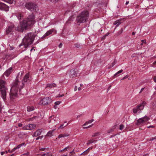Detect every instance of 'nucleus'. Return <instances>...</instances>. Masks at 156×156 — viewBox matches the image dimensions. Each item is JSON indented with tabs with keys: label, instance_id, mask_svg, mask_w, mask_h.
<instances>
[{
	"label": "nucleus",
	"instance_id": "nucleus-1",
	"mask_svg": "<svg viewBox=\"0 0 156 156\" xmlns=\"http://www.w3.org/2000/svg\"><path fill=\"white\" fill-rule=\"evenodd\" d=\"M35 16L32 13L20 23V26L15 27L14 24L10 25L6 28V34H8L10 32H13L14 30L23 32L24 30H27L34 24L35 23Z\"/></svg>",
	"mask_w": 156,
	"mask_h": 156
},
{
	"label": "nucleus",
	"instance_id": "nucleus-2",
	"mask_svg": "<svg viewBox=\"0 0 156 156\" xmlns=\"http://www.w3.org/2000/svg\"><path fill=\"white\" fill-rule=\"evenodd\" d=\"M32 78L29 73L26 74L22 80V85H20L21 82L18 80L16 79L12 84V86L9 93L10 97L11 100H13L17 97V92L18 90H21L23 86L25 85L27 86L31 83Z\"/></svg>",
	"mask_w": 156,
	"mask_h": 156
},
{
	"label": "nucleus",
	"instance_id": "nucleus-3",
	"mask_svg": "<svg viewBox=\"0 0 156 156\" xmlns=\"http://www.w3.org/2000/svg\"><path fill=\"white\" fill-rule=\"evenodd\" d=\"M36 36V35L34 33H30L28 34L23 39L22 42L19 45V47H20L22 45H23L25 48H27L29 45L33 43Z\"/></svg>",
	"mask_w": 156,
	"mask_h": 156
},
{
	"label": "nucleus",
	"instance_id": "nucleus-4",
	"mask_svg": "<svg viewBox=\"0 0 156 156\" xmlns=\"http://www.w3.org/2000/svg\"><path fill=\"white\" fill-rule=\"evenodd\" d=\"M89 16V13L88 11H83L77 16L76 21L80 23H84L87 20Z\"/></svg>",
	"mask_w": 156,
	"mask_h": 156
},
{
	"label": "nucleus",
	"instance_id": "nucleus-5",
	"mask_svg": "<svg viewBox=\"0 0 156 156\" xmlns=\"http://www.w3.org/2000/svg\"><path fill=\"white\" fill-rule=\"evenodd\" d=\"M6 82L2 80H0V91L1 97L4 101H5L6 96V91L7 88L5 86Z\"/></svg>",
	"mask_w": 156,
	"mask_h": 156
},
{
	"label": "nucleus",
	"instance_id": "nucleus-6",
	"mask_svg": "<svg viewBox=\"0 0 156 156\" xmlns=\"http://www.w3.org/2000/svg\"><path fill=\"white\" fill-rule=\"evenodd\" d=\"M25 7L27 9L32 11L37 12L38 10L37 6V5L34 3L31 2L26 3L25 4Z\"/></svg>",
	"mask_w": 156,
	"mask_h": 156
},
{
	"label": "nucleus",
	"instance_id": "nucleus-7",
	"mask_svg": "<svg viewBox=\"0 0 156 156\" xmlns=\"http://www.w3.org/2000/svg\"><path fill=\"white\" fill-rule=\"evenodd\" d=\"M51 102V99L48 97L43 98L41 101V104L44 105H47Z\"/></svg>",
	"mask_w": 156,
	"mask_h": 156
},
{
	"label": "nucleus",
	"instance_id": "nucleus-8",
	"mask_svg": "<svg viewBox=\"0 0 156 156\" xmlns=\"http://www.w3.org/2000/svg\"><path fill=\"white\" fill-rule=\"evenodd\" d=\"M76 70V69H72L70 70L69 75L70 78H73L76 77L77 75Z\"/></svg>",
	"mask_w": 156,
	"mask_h": 156
},
{
	"label": "nucleus",
	"instance_id": "nucleus-9",
	"mask_svg": "<svg viewBox=\"0 0 156 156\" xmlns=\"http://www.w3.org/2000/svg\"><path fill=\"white\" fill-rule=\"evenodd\" d=\"M9 7L4 3H0V9L7 11H9Z\"/></svg>",
	"mask_w": 156,
	"mask_h": 156
},
{
	"label": "nucleus",
	"instance_id": "nucleus-10",
	"mask_svg": "<svg viewBox=\"0 0 156 156\" xmlns=\"http://www.w3.org/2000/svg\"><path fill=\"white\" fill-rule=\"evenodd\" d=\"M35 127L34 125L33 124H30L24 126L23 129L24 130H31Z\"/></svg>",
	"mask_w": 156,
	"mask_h": 156
},
{
	"label": "nucleus",
	"instance_id": "nucleus-11",
	"mask_svg": "<svg viewBox=\"0 0 156 156\" xmlns=\"http://www.w3.org/2000/svg\"><path fill=\"white\" fill-rule=\"evenodd\" d=\"M143 108L144 106L143 105H139L133 109V112L134 113H136L137 112L141 110H143Z\"/></svg>",
	"mask_w": 156,
	"mask_h": 156
},
{
	"label": "nucleus",
	"instance_id": "nucleus-12",
	"mask_svg": "<svg viewBox=\"0 0 156 156\" xmlns=\"http://www.w3.org/2000/svg\"><path fill=\"white\" fill-rule=\"evenodd\" d=\"M12 71L13 68L12 67H11L4 72V75H5L6 76L8 77L11 73Z\"/></svg>",
	"mask_w": 156,
	"mask_h": 156
},
{
	"label": "nucleus",
	"instance_id": "nucleus-13",
	"mask_svg": "<svg viewBox=\"0 0 156 156\" xmlns=\"http://www.w3.org/2000/svg\"><path fill=\"white\" fill-rule=\"evenodd\" d=\"M144 123V121L142 119L140 118L137 120L136 122V125L137 126L143 125Z\"/></svg>",
	"mask_w": 156,
	"mask_h": 156
},
{
	"label": "nucleus",
	"instance_id": "nucleus-14",
	"mask_svg": "<svg viewBox=\"0 0 156 156\" xmlns=\"http://www.w3.org/2000/svg\"><path fill=\"white\" fill-rule=\"evenodd\" d=\"M123 21V20H117L116 21H115L113 23V24L114 25H116L115 28V29L116 27H118L120 24L122 23Z\"/></svg>",
	"mask_w": 156,
	"mask_h": 156
},
{
	"label": "nucleus",
	"instance_id": "nucleus-15",
	"mask_svg": "<svg viewBox=\"0 0 156 156\" xmlns=\"http://www.w3.org/2000/svg\"><path fill=\"white\" fill-rule=\"evenodd\" d=\"M42 132L41 129H38L36 131L34 132V136H37L40 135Z\"/></svg>",
	"mask_w": 156,
	"mask_h": 156
},
{
	"label": "nucleus",
	"instance_id": "nucleus-16",
	"mask_svg": "<svg viewBox=\"0 0 156 156\" xmlns=\"http://www.w3.org/2000/svg\"><path fill=\"white\" fill-rule=\"evenodd\" d=\"M55 130V129H53L52 130L49 131L47 133V134L45 136H48L51 137V136H53L52 133L54 132V131Z\"/></svg>",
	"mask_w": 156,
	"mask_h": 156
},
{
	"label": "nucleus",
	"instance_id": "nucleus-17",
	"mask_svg": "<svg viewBox=\"0 0 156 156\" xmlns=\"http://www.w3.org/2000/svg\"><path fill=\"white\" fill-rule=\"evenodd\" d=\"M56 86V84L55 83L48 84L47 85V87H49L51 88L52 87H54Z\"/></svg>",
	"mask_w": 156,
	"mask_h": 156
},
{
	"label": "nucleus",
	"instance_id": "nucleus-18",
	"mask_svg": "<svg viewBox=\"0 0 156 156\" xmlns=\"http://www.w3.org/2000/svg\"><path fill=\"white\" fill-rule=\"evenodd\" d=\"M116 125L114 126L112 128L110 129L107 130V133H110L112 132L114 130V129L116 128Z\"/></svg>",
	"mask_w": 156,
	"mask_h": 156
},
{
	"label": "nucleus",
	"instance_id": "nucleus-19",
	"mask_svg": "<svg viewBox=\"0 0 156 156\" xmlns=\"http://www.w3.org/2000/svg\"><path fill=\"white\" fill-rule=\"evenodd\" d=\"M26 135V134L23 132H20L18 134V136L19 138H22L23 136Z\"/></svg>",
	"mask_w": 156,
	"mask_h": 156
},
{
	"label": "nucleus",
	"instance_id": "nucleus-20",
	"mask_svg": "<svg viewBox=\"0 0 156 156\" xmlns=\"http://www.w3.org/2000/svg\"><path fill=\"white\" fill-rule=\"evenodd\" d=\"M69 135L67 133H64L63 134H61L59 135L58 137V138H60L62 137H64L69 136Z\"/></svg>",
	"mask_w": 156,
	"mask_h": 156
},
{
	"label": "nucleus",
	"instance_id": "nucleus-21",
	"mask_svg": "<svg viewBox=\"0 0 156 156\" xmlns=\"http://www.w3.org/2000/svg\"><path fill=\"white\" fill-rule=\"evenodd\" d=\"M34 108L33 106H28L27 107V111L28 112H30V111H32L34 110Z\"/></svg>",
	"mask_w": 156,
	"mask_h": 156
},
{
	"label": "nucleus",
	"instance_id": "nucleus-22",
	"mask_svg": "<svg viewBox=\"0 0 156 156\" xmlns=\"http://www.w3.org/2000/svg\"><path fill=\"white\" fill-rule=\"evenodd\" d=\"M123 31V29L121 28L120 31H118L117 33H116L115 36L116 37H117L121 34Z\"/></svg>",
	"mask_w": 156,
	"mask_h": 156
},
{
	"label": "nucleus",
	"instance_id": "nucleus-23",
	"mask_svg": "<svg viewBox=\"0 0 156 156\" xmlns=\"http://www.w3.org/2000/svg\"><path fill=\"white\" fill-rule=\"evenodd\" d=\"M53 31L51 30H50L48 31L45 34V35L47 36H48V35H50V34H51L53 32Z\"/></svg>",
	"mask_w": 156,
	"mask_h": 156
},
{
	"label": "nucleus",
	"instance_id": "nucleus-24",
	"mask_svg": "<svg viewBox=\"0 0 156 156\" xmlns=\"http://www.w3.org/2000/svg\"><path fill=\"white\" fill-rule=\"evenodd\" d=\"M144 121V122L148 121L150 118L147 116H145L144 117L141 118Z\"/></svg>",
	"mask_w": 156,
	"mask_h": 156
},
{
	"label": "nucleus",
	"instance_id": "nucleus-25",
	"mask_svg": "<svg viewBox=\"0 0 156 156\" xmlns=\"http://www.w3.org/2000/svg\"><path fill=\"white\" fill-rule=\"evenodd\" d=\"M94 119H92L90 120H89L88 121L86 122L83 125V126H85L86 125L88 124V123H90L94 121Z\"/></svg>",
	"mask_w": 156,
	"mask_h": 156
},
{
	"label": "nucleus",
	"instance_id": "nucleus-26",
	"mask_svg": "<svg viewBox=\"0 0 156 156\" xmlns=\"http://www.w3.org/2000/svg\"><path fill=\"white\" fill-rule=\"evenodd\" d=\"M94 140H88L87 141V145H88L94 142Z\"/></svg>",
	"mask_w": 156,
	"mask_h": 156
},
{
	"label": "nucleus",
	"instance_id": "nucleus-27",
	"mask_svg": "<svg viewBox=\"0 0 156 156\" xmlns=\"http://www.w3.org/2000/svg\"><path fill=\"white\" fill-rule=\"evenodd\" d=\"M5 2H8L10 4H12L13 2V0H3Z\"/></svg>",
	"mask_w": 156,
	"mask_h": 156
},
{
	"label": "nucleus",
	"instance_id": "nucleus-28",
	"mask_svg": "<svg viewBox=\"0 0 156 156\" xmlns=\"http://www.w3.org/2000/svg\"><path fill=\"white\" fill-rule=\"evenodd\" d=\"M123 71V70L122 69H121L120 70L118 71L114 75V76H118V75L119 74V73H122Z\"/></svg>",
	"mask_w": 156,
	"mask_h": 156
},
{
	"label": "nucleus",
	"instance_id": "nucleus-29",
	"mask_svg": "<svg viewBox=\"0 0 156 156\" xmlns=\"http://www.w3.org/2000/svg\"><path fill=\"white\" fill-rule=\"evenodd\" d=\"M21 145L20 144L18 145L17 147L14 148L13 149V151H15L17 149H19L21 147Z\"/></svg>",
	"mask_w": 156,
	"mask_h": 156
},
{
	"label": "nucleus",
	"instance_id": "nucleus-30",
	"mask_svg": "<svg viewBox=\"0 0 156 156\" xmlns=\"http://www.w3.org/2000/svg\"><path fill=\"white\" fill-rule=\"evenodd\" d=\"M75 46L77 48H79L81 45L78 43H77L74 44Z\"/></svg>",
	"mask_w": 156,
	"mask_h": 156
},
{
	"label": "nucleus",
	"instance_id": "nucleus-31",
	"mask_svg": "<svg viewBox=\"0 0 156 156\" xmlns=\"http://www.w3.org/2000/svg\"><path fill=\"white\" fill-rule=\"evenodd\" d=\"M109 33H107L106 34H105L104 36H103L102 37V38H101V40H104L106 37L108 36L109 35Z\"/></svg>",
	"mask_w": 156,
	"mask_h": 156
},
{
	"label": "nucleus",
	"instance_id": "nucleus-32",
	"mask_svg": "<svg viewBox=\"0 0 156 156\" xmlns=\"http://www.w3.org/2000/svg\"><path fill=\"white\" fill-rule=\"evenodd\" d=\"M99 133H98V132L95 133L93 134L92 135V137H95V136H97L98 135H99Z\"/></svg>",
	"mask_w": 156,
	"mask_h": 156
},
{
	"label": "nucleus",
	"instance_id": "nucleus-33",
	"mask_svg": "<svg viewBox=\"0 0 156 156\" xmlns=\"http://www.w3.org/2000/svg\"><path fill=\"white\" fill-rule=\"evenodd\" d=\"M74 154L75 152H74V150H73L72 152H70V156H75V155Z\"/></svg>",
	"mask_w": 156,
	"mask_h": 156
},
{
	"label": "nucleus",
	"instance_id": "nucleus-34",
	"mask_svg": "<svg viewBox=\"0 0 156 156\" xmlns=\"http://www.w3.org/2000/svg\"><path fill=\"white\" fill-rule=\"evenodd\" d=\"M124 128V126L123 124H121L120 125L119 129L122 130Z\"/></svg>",
	"mask_w": 156,
	"mask_h": 156
},
{
	"label": "nucleus",
	"instance_id": "nucleus-35",
	"mask_svg": "<svg viewBox=\"0 0 156 156\" xmlns=\"http://www.w3.org/2000/svg\"><path fill=\"white\" fill-rule=\"evenodd\" d=\"M68 125V124H66L65 125H64V124H62L59 127L61 128H63L65 127L66 126Z\"/></svg>",
	"mask_w": 156,
	"mask_h": 156
},
{
	"label": "nucleus",
	"instance_id": "nucleus-36",
	"mask_svg": "<svg viewBox=\"0 0 156 156\" xmlns=\"http://www.w3.org/2000/svg\"><path fill=\"white\" fill-rule=\"evenodd\" d=\"M156 140V136L154 137H151L149 141H151L154 140Z\"/></svg>",
	"mask_w": 156,
	"mask_h": 156
},
{
	"label": "nucleus",
	"instance_id": "nucleus-37",
	"mask_svg": "<svg viewBox=\"0 0 156 156\" xmlns=\"http://www.w3.org/2000/svg\"><path fill=\"white\" fill-rule=\"evenodd\" d=\"M88 153L87 152V151H84L82 153H81L80 154V155H85L86 154H87Z\"/></svg>",
	"mask_w": 156,
	"mask_h": 156
},
{
	"label": "nucleus",
	"instance_id": "nucleus-38",
	"mask_svg": "<svg viewBox=\"0 0 156 156\" xmlns=\"http://www.w3.org/2000/svg\"><path fill=\"white\" fill-rule=\"evenodd\" d=\"M43 136H39L38 137H37L36 139V140H38L39 139H41L42 138H43Z\"/></svg>",
	"mask_w": 156,
	"mask_h": 156
},
{
	"label": "nucleus",
	"instance_id": "nucleus-39",
	"mask_svg": "<svg viewBox=\"0 0 156 156\" xmlns=\"http://www.w3.org/2000/svg\"><path fill=\"white\" fill-rule=\"evenodd\" d=\"M61 103V101H57L55 102V105H58L60 104Z\"/></svg>",
	"mask_w": 156,
	"mask_h": 156
},
{
	"label": "nucleus",
	"instance_id": "nucleus-40",
	"mask_svg": "<svg viewBox=\"0 0 156 156\" xmlns=\"http://www.w3.org/2000/svg\"><path fill=\"white\" fill-rule=\"evenodd\" d=\"M48 149V148H40L39 150L41 151H43L46 149Z\"/></svg>",
	"mask_w": 156,
	"mask_h": 156
},
{
	"label": "nucleus",
	"instance_id": "nucleus-41",
	"mask_svg": "<svg viewBox=\"0 0 156 156\" xmlns=\"http://www.w3.org/2000/svg\"><path fill=\"white\" fill-rule=\"evenodd\" d=\"M146 102H145V101H143V102L142 103V104H140V105H143V106H144V105H146Z\"/></svg>",
	"mask_w": 156,
	"mask_h": 156
},
{
	"label": "nucleus",
	"instance_id": "nucleus-42",
	"mask_svg": "<svg viewBox=\"0 0 156 156\" xmlns=\"http://www.w3.org/2000/svg\"><path fill=\"white\" fill-rule=\"evenodd\" d=\"M129 76L128 75H126V76H125V77H124L122 79V80H124L127 78Z\"/></svg>",
	"mask_w": 156,
	"mask_h": 156
},
{
	"label": "nucleus",
	"instance_id": "nucleus-43",
	"mask_svg": "<svg viewBox=\"0 0 156 156\" xmlns=\"http://www.w3.org/2000/svg\"><path fill=\"white\" fill-rule=\"evenodd\" d=\"M46 154V156H52L51 154L50 153H47Z\"/></svg>",
	"mask_w": 156,
	"mask_h": 156
},
{
	"label": "nucleus",
	"instance_id": "nucleus-44",
	"mask_svg": "<svg viewBox=\"0 0 156 156\" xmlns=\"http://www.w3.org/2000/svg\"><path fill=\"white\" fill-rule=\"evenodd\" d=\"M154 126H152V125H151V126H150L147 127V128H154Z\"/></svg>",
	"mask_w": 156,
	"mask_h": 156
},
{
	"label": "nucleus",
	"instance_id": "nucleus-45",
	"mask_svg": "<svg viewBox=\"0 0 156 156\" xmlns=\"http://www.w3.org/2000/svg\"><path fill=\"white\" fill-rule=\"evenodd\" d=\"M62 43H60V44L58 45V47L59 48H61L62 46Z\"/></svg>",
	"mask_w": 156,
	"mask_h": 156
},
{
	"label": "nucleus",
	"instance_id": "nucleus-46",
	"mask_svg": "<svg viewBox=\"0 0 156 156\" xmlns=\"http://www.w3.org/2000/svg\"><path fill=\"white\" fill-rule=\"evenodd\" d=\"M141 42L143 43H146V40H143L141 41Z\"/></svg>",
	"mask_w": 156,
	"mask_h": 156
},
{
	"label": "nucleus",
	"instance_id": "nucleus-47",
	"mask_svg": "<svg viewBox=\"0 0 156 156\" xmlns=\"http://www.w3.org/2000/svg\"><path fill=\"white\" fill-rule=\"evenodd\" d=\"M47 37L45 34H44L43 36H42L41 37V38L42 39H44V38L45 37Z\"/></svg>",
	"mask_w": 156,
	"mask_h": 156
},
{
	"label": "nucleus",
	"instance_id": "nucleus-48",
	"mask_svg": "<svg viewBox=\"0 0 156 156\" xmlns=\"http://www.w3.org/2000/svg\"><path fill=\"white\" fill-rule=\"evenodd\" d=\"M115 64V59L114 62L112 64V66H113Z\"/></svg>",
	"mask_w": 156,
	"mask_h": 156
},
{
	"label": "nucleus",
	"instance_id": "nucleus-49",
	"mask_svg": "<svg viewBox=\"0 0 156 156\" xmlns=\"http://www.w3.org/2000/svg\"><path fill=\"white\" fill-rule=\"evenodd\" d=\"M30 154V153L29 152H27V153L24 154V155H26L27 156L29 155Z\"/></svg>",
	"mask_w": 156,
	"mask_h": 156
},
{
	"label": "nucleus",
	"instance_id": "nucleus-50",
	"mask_svg": "<svg viewBox=\"0 0 156 156\" xmlns=\"http://www.w3.org/2000/svg\"><path fill=\"white\" fill-rule=\"evenodd\" d=\"M153 80L154 82L156 83V76H155L154 77Z\"/></svg>",
	"mask_w": 156,
	"mask_h": 156
},
{
	"label": "nucleus",
	"instance_id": "nucleus-51",
	"mask_svg": "<svg viewBox=\"0 0 156 156\" xmlns=\"http://www.w3.org/2000/svg\"><path fill=\"white\" fill-rule=\"evenodd\" d=\"M144 89V88H142L141 89L139 93L140 94L142 92V91Z\"/></svg>",
	"mask_w": 156,
	"mask_h": 156
},
{
	"label": "nucleus",
	"instance_id": "nucleus-52",
	"mask_svg": "<svg viewBox=\"0 0 156 156\" xmlns=\"http://www.w3.org/2000/svg\"><path fill=\"white\" fill-rule=\"evenodd\" d=\"M12 150H13V149L11 151H10V150H9L8 152L10 153H12L14 151H13Z\"/></svg>",
	"mask_w": 156,
	"mask_h": 156
},
{
	"label": "nucleus",
	"instance_id": "nucleus-53",
	"mask_svg": "<svg viewBox=\"0 0 156 156\" xmlns=\"http://www.w3.org/2000/svg\"><path fill=\"white\" fill-rule=\"evenodd\" d=\"M22 126V124L21 123H19L18 124V126L19 127H21Z\"/></svg>",
	"mask_w": 156,
	"mask_h": 156
},
{
	"label": "nucleus",
	"instance_id": "nucleus-54",
	"mask_svg": "<svg viewBox=\"0 0 156 156\" xmlns=\"http://www.w3.org/2000/svg\"><path fill=\"white\" fill-rule=\"evenodd\" d=\"M77 89V86H75L74 88V90L75 91H76Z\"/></svg>",
	"mask_w": 156,
	"mask_h": 156
},
{
	"label": "nucleus",
	"instance_id": "nucleus-55",
	"mask_svg": "<svg viewBox=\"0 0 156 156\" xmlns=\"http://www.w3.org/2000/svg\"><path fill=\"white\" fill-rule=\"evenodd\" d=\"M54 108L55 109H56V108H58V107L57 106V105H55L54 106Z\"/></svg>",
	"mask_w": 156,
	"mask_h": 156
},
{
	"label": "nucleus",
	"instance_id": "nucleus-56",
	"mask_svg": "<svg viewBox=\"0 0 156 156\" xmlns=\"http://www.w3.org/2000/svg\"><path fill=\"white\" fill-rule=\"evenodd\" d=\"M21 145V146H22L24 145L25 144V143H23L20 144Z\"/></svg>",
	"mask_w": 156,
	"mask_h": 156
},
{
	"label": "nucleus",
	"instance_id": "nucleus-57",
	"mask_svg": "<svg viewBox=\"0 0 156 156\" xmlns=\"http://www.w3.org/2000/svg\"><path fill=\"white\" fill-rule=\"evenodd\" d=\"M64 94H62V95H59V96H58V97H62L63 96H64Z\"/></svg>",
	"mask_w": 156,
	"mask_h": 156
},
{
	"label": "nucleus",
	"instance_id": "nucleus-58",
	"mask_svg": "<svg viewBox=\"0 0 156 156\" xmlns=\"http://www.w3.org/2000/svg\"><path fill=\"white\" fill-rule=\"evenodd\" d=\"M90 148H89L86 151H87V152L88 153L89 152V150H90Z\"/></svg>",
	"mask_w": 156,
	"mask_h": 156
},
{
	"label": "nucleus",
	"instance_id": "nucleus-59",
	"mask_svg": "<svg viewBox=\"0 0 156 156\" xmlns=\"http://www.w3.org/2000/svg\"><path fill=\"white\" fill-rule=\"evenodd\" d=\"M69 147H65L64 149H63V150H67V149Z\"/></svg>",
	"mask_w": 156,
	"mask_h": 156
},
{
	"label": "nucleus",
	"instance_id": "nucleus-60",
	"mask_svg": "<svg viewBox=\"0 0 156 156\" xmlns=\"http://www.w3.org/2000/svg\"><path fill=\"white\" fill-rule=\"evenodd\" d=\"M46 153L44 154L41 155V156H46Z\"/></svg>",
	"mask_w": 156,
	"mask_h": 156
},
{
	"label": "nucleus",
	"instance_id": "nucleus-61",
	"mask_svg": "<svg viewBox=\"0 0 156 156\" xmlns=\"http://www.w3.org/2000/svg\"><path fill=\"white\" fill-rule=\"evenodd\" d=\"M34 47H32V48L31 49L30 51H32L33 50H35L34 49Z\"/></svg>",
	"mask_w": 156,
	"mask_h": 156
},
{
	"label": "nucleus",
	"instance_id": "nucleus-62",
	"mask_svg": "<svg viewBox=\"0 0 156 156\" xmlns=\"http://www.w3.org/2000/svg\"><path fill=\"white\" fill-rule=\"evenodd\" d=\"M5 153V152H2L1 153V154L2 155H3L4 153Z\"/></svg>",
	"mask_w": 156,
	"mask_h": 156
},
{
	"label": "nucleus",
	"instance_id": "nucleus-63",
	"mask_svg": "<svg viewBox=\"0 0 156 156\" xmlns=\"http://www.w3.org/2000/svg\"><path fill=\"white\" fill-rule=\"evenodd\" d=\"M111 85H110V86H109V87H108V90L109 89H110V88H111Z\"/></svg>",
	"mask_w": 156,
	"mask_h": 156
},
{
	"label": "nucleus",
	"instance_id": "nucleus-64",
	"mask_svg": "<svg viewBox=\"0 0 156 156\" xmlns=\"http://www.w3.org/2000/svg\"><path fill=\"white\" fill-rule=\"evenodd\" d=\"M83 128L84 129H87V128H89V127H88V126H86V127H83Z\"/></svg>",
	"mask_w": 156,
	"mask_h": 156
}]
</instances>
